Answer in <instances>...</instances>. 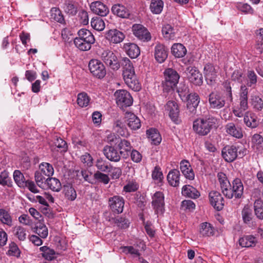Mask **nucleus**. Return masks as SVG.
I'll list each match as a JSON object with an SVG mask.
<instances>
[{"label":"nucleus","mask_w":263,"mask_h":263,"mask_svg":"<svg viewBox=\"0 0 263 263\" xmlns=\"http://www.w3.org/2000/svg\"><path fill=\"white\" fill-rule=\"evenodd\" d=\"M243 121L248 127L251 128H256L259 124V121L257 120V117L249 112H246Z\"/></svg>","instance_id":"obj_30"},{"label":"nucleus","mask_w":263,"mask_h":263,"mask_svg":"<svg viewBox=\"0 0 263 263\" xmlns=\"http://www.w3.org/2000/svg\"><path fill=\"white\" fill-rule=\"evenodd\" d=\"M34 178L36 184L39 187L42 188L45 187V185H46V179L41 172H35L34 174Z\"/></svg>","instance_id":"obj_60"},{"label":"nucleus","mask_w":263,"mask_h":263,"mask_svg":"<svg viewBox=\"0 0 263 263\" xmlns=\"http://www.w3.org/2000/svg\"><path fill=\"white\" fill-rule=\"evenodd\" d=\"M204 76L208 84L213 85L217 77V71L215 67H204Z\"/></svg>","instance_id":"obj_25"},{"label":"nucleus","mask_w":263,"mask_h":263,"mask_svg":"<svg viewBox=\"0 0 263 263\" xmlns=\"http://www.w3.org/2000/svg\"><path fill=\"white\" fill-rule=\"evenodd\" d=\"M254 212L260 219H263V201L260 199H256L254 203Z\"/></svg>","instance_id":"obj_51"},{"label":"nucleus","mask_w":263,"mask_h":263,"mask_svg":"<svg viewBox=\"0 0 263 263\" xmlns=\"http://www.w3.org/2000/svg\"><path fill=\"white\" fill-rule=\"evenodd\" d=\"M54 145L58 148L61 152H65L67 150L66 142L61 138H57L54 141Z\"/></svg>","instance_id":"obj_58"},{"label":"nucleus","mask_w":263,"mask_h":263,"mask_svg":"<svg viewBox=\"0 0 263 263\" xmlns=\"http://www.w3.org/2000/svg\"><path fill=\"white\" fill-rule=\"evenodd\" d=\"M95 166L98 170V172L103 173H109L112 170V165L110 163L103 158L98 159L95 163Z\"/></svg>","instance_id":"obj_28"},{"label":"nucleus","mask_w":263,"mask_h":263,"mask_svg":"<svg viewBox=\"0 0 263 263\" xmlns=\"http://www.w3.org/2000/svg\"><path fill=\"white\" fill-rule=\"evenodd\" d=\"M39 168L43 175L50 177L54 173V169L51 164L47 162H42L39 165Z\"/></svg>","instance_id":"obj_47"},{"label":"nucleus","mask_w":263,"mask_h":263,"mask_svg":"<svg viewBox=\"0 0 263 263\" xmlns=\"http://www.w3.org/2000/svg\"><path fill=\"white\" fill-rule=\"evenodd\" d=\"M164 197L160 192L155 193L153 197L152 205L157 214L163 213L164 211Z\"/></svg>","instance_id":"obj_14"},{"label":"nucleus","mask_w":263,"mask_h":263,"mask_svg":"<svg viewBox=\"0 0 263 263\" xmlns=\"http://www.w3.org/2000/svg\"><path fill=\"white\" fill-rule=\"evenodd\" d=\"M14 235L20 241H25L27 236L26 229L22 226H16L14 229Z\"/></svg>","instance_id":"obj_56"},{"label":"nucleus","mask_w":263,"mask_h":263,"mask_svg":"<svg viewBox=\"0 0 263 263\" xmlns=\"http://www.w3.org/2000/svg\"><path fill=\"white\" fill-rule=\"evenodd\" d=\"M0 221L4 224L9 227L12 226V218L8 211L4 209H0Z\"/></svg>","instance_id":"obj_42"},{"label":"nucleus","mask_w":263,"mask_h":263,"mask_svg":"<svg viewBox=\"0 0 263 263\" xmlns=\"http://www.w3.org/2000/svg\"><path fill=\"white\" fill-rule=\"evenodd\" d=\"M238 147L234 145H227L222 148V156L223 159L227 162H232L235 160L239 155L242 157L244 155V153L246 152V149L243 148L242 150L238 151Z\"/></svg>","instance_id":"obj_3"},{"label":"nucleus","mask_w":263,"mask_h":263,"mask_svg":"<svg viewBox=\"0 0 263 263\" xmlns=\"http://www.w3.org/2000/svg\"><path fill=\"white\" fill-rule=\"evenodd\" d=\"M226 129L229 135L236 138L240 139L243 137L242 128L233 122L228 123Z\"/></svg>","instance_id":"obj_22"},{"label":"nucleus","mask_w":263,"mask_h":263,"mask_svg":"<svg viewBox=\"0 0 263 263\" xmlns=\"http://www.w3.org/2000/svg\"><path fill=\"white\" fill-rule=\"evenodd\" d=\"M250 104L255 111H261L263 109V100L258 96H251Z\"/></svg>","instance_id":"obj_43"},{"label":"nucleus","mask_w":263,"mask_h":263,"mask_svg":"<svg viewBox=\"0 0 263 263\" xmlns=\"http://www.w3.org/2000/svg\"><path fill=\"white\" fill-rule=\"evenodd\" d=\"M253 147L256 152L262 154L263 152V137L258 134H254L252 138Z\"/></svg>","instance_id":"obj_33"},{"label":"nucleus","mask_w":263,"mask_h":263,"mask_svg":"<svg viewBox=\"0 0 263 263\" xmlns=\"http://www.w3.org/2000/svg\"><path fill=\"white\" fill-rule=\"evenodd\" d=\"M111 221L120 229H126L129 227V222L127 219L120 216L112 218Z\"/></svg>","instance_id":"obj_53"},{"label":"nucleus","mask_w":263,"mask_h":263,"mask_svg":"<svg viewBox=\"0 0 263 263\" xmlns=\"http://www.w3.org/2000/svg\"><path fill=\"white\" fill-rule=\"evenodd\" d=\"M241 216L245 223L251 224L254 217L252 208L248 205H245L241 211Z\"/></svg>","instance_id":"obj_32"},{"label":"nucleus","mask_w":263,"mask_h":263,"mask_svg":"<svg viewBox=\"0 0 263 263\" xmlns=\"http://www.w3.org/2000/svg\"><path fill=\"white\" fill-rule=\"evenodd\" d=\"M20 254L21 251L17 245L14 242H11L9 244V249L8 251L7 254L18 257L20 256Z\"/></svg>","instance_id":"obj_62"},{"label":"nucleus","mask_w":263,"mask_h":263,"mask_svg":"<svg viewBox=\"0 0 263 263\" xmlns=\"http://www.w3.org/2000/svg\"><path fill=\"white\" fill-rule=\"evenodd\" d=\"M104 155L106 158L109 161L117 162L121 159V155L122 151H119L115 147L106 145L104 147L103 150Z\"/></svg>","instance_id":"obj_12"},{"label":"nucleus","mask_w":263,"mask_h":263,"mask_svg":"<svg viewBox=\"0 0 263 263\" xmlns=\"http://www.w3.org/2000/svg\"><path fill=\"white\" fill-rule=\"evenodd\" d=\"M88 69L92 74L96 78L102 79L106 74V70L105 67H88Z\"/></svg>","instance_id":"obj_45"},{"label":"nucleus","mask_w":263,"mask_h":263,"mask_svg":"<svg viewBox=\"0 0 263 263\" xmlns=\"http://www.w3.org/2000/svg\"><path fill=\"white\" fill-rule=\"evenodd\" d=\"M180 172L178 170L174 169L171 171L167 175V179L169 184L176 187L179 184Z\"/></svg>","instance_id":"obj_34"},{"label":"nucleus","mask_w":263,"mask_h":263,"mask_svg":"<svg viewBox=\"0 0 263 263\" xmlns=\"http://www.w3.org/2000/svg\"><path fill=\"white\" fill-rule=\"evenodd\" d=\"M166 109L169 112V116L174 122L178 121L179 109L177 103L174 101H169L166 105Z\"/></svg>","instance_id":"obj_17"},{"label":"nucleus","mask_w":263,"mask_h":263,"mask_svg":"<svg viewBox=\"0 0 263 263\" xmlns=\"http://www.w3.org/2000/svg\"><path fill=\"white\" fill-rule=\"evenodd\" d=\"M117 143L118 146L120 150H123L127 153L130 152L132 146L128 141L125 139H121L120 141Z\"/></svg>","instance_id":"obj_64"},{"label":"nucleus","mask_w":263,"mask_h":263,"mask_svg":"<svg viewBox=\"0 0 263 263\" xmlns=\"http://www.w3.org/2000/svg\"><path fill=\"white\" fill-rule=\"evenodd\" d=\"M116 102L118 105L123 107L130 106L133 102V99L127 91L125 90H118L115 93Z\"/></svg>","instance_id":"obj_5"},{"label":"nucleus","mask_w":263,"mask_h":263,"mask_svg":"<svg viewBox=\"0 0 263 263\" xmlns=\"http://www.w3.org/2000/svg\"><path fill=\"white\" fill-rule=\"evenodd\" d=\"M124 81L127 86L135 91H138L141 86L137 78L134 67H124L122 71Z\"/></svg>","instance_id":"obj_2"},{"label":"nucleus","mask_w":263,"mask_h":263,"mask_svg":"<svg viewBox=\"0 0 263 263\" xmlns=\"http://www.w3.org/2000/svg\"><path fill=\"white\" fill-rule=\"evenodd\" d=\"M90 98L85 92H81L78 95L77 103L81 107H86L88 105Z\"/></svg>","instance_id":"obj_54"},{"label":"nucleus","mask_w":263,"mask_h":263,"mask_svg":"<svg viewBox=\"0 0 263 263\" xmlns=\"http://www.w3.org/2000/svg\"><path fill=\"white\" fill-rule=\"evenodd\" d=\"M163 2L162 0H151L149 9L151 12L154 14H159L163 8Z\"/></svg>","instance_id":"obj_37"},{"label":"nucleus","mask_w":263,"mask_h":263,"mask_svg":"<svg viewBox=\"0 0 263 263\" xmlns=\"http://www.w3.org/2000/svg\"><path fill=\"white\" fill-rule=\"evenodd\" d=\"M42 252V256L46 260L49 261L52 260L56 258V253L54 250L47 246H43L40 248Z\"/></svg>","instance_id":"obj_40"},{"label":"nucleus","mask_w":263,"mask_h":263,"mask_svg":"<svg viewBox=\"0 0 263 263\" xmlns=\"http://www.w3.org/2000/svg\"><path fill=\"white\" fill-rule=\"evenodd\" d=\"M46 185L54 192H59L62 187L59 180L52 177H49L46 180Z\"/></svg>","instance_id":"obj_38"},{"label":"nucleus","mask_w":263,"mask_h":263,"mask_svg":"<svg viewBox=\"0 0 263 263\" xmlns=\"http://www.w3.org/2000/svg\"><path fill=\"white\" fill-rule=\"evenodd\" d=\"M209 101L211 108L219 109L226 104L224 97L218 92H212L209 96Z\"/></svg>","instance_id":"obj_8"},{"label":"nucleus","mask_w":263,"mask_h":263,"mask_svg":"<svg viewBox=\"0 0 263 263\" xmlns=\"http://www.w3.org/2000/svg\"><path fill=\"white\" fill-rule=\"evenodd\" d=\"M228 192H230L231 195L230 197H226L227 198L232 199L235 197L236 198H241L243 193V185L241 180L239 178L235 179Z\"/></svg>","instance_id":"obj_9"},{"label":"nucleus","mask_w":263,"mask_h":263,"mask_svg":"<svg viewBox=\"0 0 263 263\" xmlns=\"http://www.w3.org/2000/svg\"><path fill=\"white\" fill-rule=\"evenodd\" d=\"M107 40L115 44L120 43L125 38L124 33L117 29H110L106 33Z\"/></svg>","instance_id":"obj_16"},{"label":"nucleus","mask_w":263,"mask_h":263,"mask_svg":"<svg viewBox=\"0 0 263 263\" xmlns=\"http://www.w3.org/2000/svg\"><path fill=\"white\" fill-rule=\"evenodd\" d=\"M182 194L193 199H196L200 196L199 192L195 187L190 185H185L182 187Z\"/></svg>","instance_id":"obj_31"},{"label":"nucleus","mask_w":263,"mask_h":263,"mask_svg":"<svg viewBox=\"0 0 263 263\" xmlns=\"http://www.w3.org/2000/svg\"><path fill=\"white\" fill-rule=\"evenodd\" d=\"M101 58L107 66L117 65V56L111 51H103L101 54Z\"/></svg>","instance_id":"obj_24"},{"label":"nucleus","mask_w":263,"mask_h":263,"mask_svg":"<svg viewBox=\"0 0 263 263\" xmlns=\"http://www.w3.org/2000/svg\"><path fill=\"white\" fill-rule=\"evenodd\" d=\"M111 11L114 14L122 18H128L129 16V10L121 4L114 5L112 7Z\"/></svg>","instance_id":"obj_29"},{"label":"nucleus","mask_w":263,"mask_h":263,"mask_svg":"<svg viewBox=\"0 0 263 263\" xmlns=\"http://www.w3.org/2000/svg\"><path fill=\"white\" fill-rule=\"evenodd\" d=\"M172 54L176 58H181L186 53V48L180 43L174 44L171 48Z\"/></svg>","instance_id":"obj_36"},{"label":"nucleus","mask_w":263,"mask_h":263,"mask_svg":"<svg viewBox=\"0 0 263 263\" xmlns=\"http://www.w3.org/2000/svg\"><path fill=\"white\" fill-rule=\"evenodd\" d=\"M122 252L126 254H130L134 256L139 257L140 253L138 250L135 249L133 246H123L120 248Z\"/></svg>","instance_id":"obj_61"},{"label":"nucleus","mask_w":263,"mask_h":263,"mask_svg":"<svg viewBox=\"0 0 263 263\" xmlns=\"http://www.w3.org/2000/svg\"><path fill=\"white\" fill-rule=\"evenodd\" d=\"M155 57L159 63L165 61L167 57V50L162 44H157L155 48Z\"/></svg>","instance_id":"obj_21"},{"label":"nucleus","mask_w":263,"mask_h":263,"mask_svg":"<svg viewBox=\"0 0 263 263\" xmlns=\"http://www.w3.org/2000/svg\"><path fill=\"white\" fill-rule=\"evenodd\" d=\"M148 138L151 143L154 145L159 144L162 140L161 135L155 128H151L146 131Z\"/></svg>","instance_id":"obj_35"},{"label":"nucleus","mask_w":263,"mask_h":263,"mask_svg":"<svg viewBox=\"0 0 263 263\" xmlns=\"http://www.w3.org/2000/svg\"><path fill=\"white\" fill-rule=\"evenodd\" d=\"M199 101V97L196 93H191L187 97V100L185 102H187L186 107L191 113L195 114L196 112Z\"/></svg>","instance_id":"obj_18"},{"label":"nucleus","mask_w":263,"mask_h":263,"mask_svg":"<svg viewBox=\"0 0 263 263\" xmlns=\"http://www.w3.org/2000/svg\"><path fill=\"white\" fill-rule=\"evenodd\" d=\"M217 178L222 193L225 197H230L231 194H230V192H228V191L231 186V184L226 175L222 172H219L217 174Z\"/></svg>","instance_id":"obj_15"},{"label":"nucleus","mask_w":263,"mask_h":263,"mask_svg":"<svg viewBox=\"0 0 263 263\" xmlns=\"http://www.w3.org/2000/svg\"><path fill=\"white\" fill-rule=\"evenodd\" d=\"M32 230L42 238H46L48 236V229L43 223L39 222L35 227L32 228Z\"/></svg>","instance_id":"obj_41"},{"label":"nucleus","mask_w":263,"mask_h":263,"mask_svg":"<svg viewBox=\"0 0 263 263\" xmlns=\"http://www.w3.org/2000/svg\"><path fill=\"white\" fill-rule=\"evenodd\" d=\"M218 120L216 118L212 116H208L194 121L193 128L194 131L199 135L205 136L212 129L216 128Z\"/></svg>","instance_id":"obj_1"},{"label":"nucleus","mask_w":263,"mask_h":263,"mask_svg":"<svg viewBox=\"0 0 263 263\" xmlns=\"http://www.w3.org/2000/svg\"><path fill=\"white\" fill-rule=\"evenodd\" d=\"M90 23L92 27L97 31H102L105 28V23L102 18L98 17H93Z\"/></svg>","instance_id":"obj_55"},{"label":"nucleus","mask_w":263,"mask_h":263,"mask_svg":"<svg viewBox=\"0 0 263 263\" xmlns=\"http://www.w3.org/2000/svg\"><path fill=\"white\" fill-rule=\"evenodd\" d=\"M162 32L167 40L173 39L175 36L174 29L170 24H166L163 27Z\"/></svg>","instance_id":"obj_52"},{"label":"nucleus","mask_w":263,"mask_h":263,"mask_svg":"<svg viewBox=\"0 0 263 263\" xmlns=\"http://www.w3.org/2000/svg\"><path fill=\"white\" fill-rule=\"evenodd\" d=\"M132 30L133 34L139 40L148 42L151 40V34L148 29L143 25L135 24L132 26Z\"/></svg>","instance_id":"obj_4"},{"label":"nucleus","mask_w":263,"mask_h":263,"mask_svg":"<svg viewBox=\"0 0 263 263\" xmlns=\"http://www.w3.org/2000/svg\"><path fill=\"white\" fill-rule=\"evenodd\" d=\"M209 197L211 204L217 211L221 210L224 205V199L220 193L216 191L209 193Z\"/></svg>","instance_id":"obj_10"},{"label":"nucleus","mask_w":263,"mask_h":263,"mask_svg":"<svg viewBox=\"0 0 263 263\" xmlns=\"http://www.w3.org/2000/svg\"><path fill=\"white\" fill-rule=\"evenodd\" d=\"M238 242L242 248L254 247L257 243V239L253 235H246L240 238Z\"/></svg>","instance_id":"obj_27"},{"label":"nucleus","mask_w":263,"mask_h":263,"mask_svg":"<svg viewBox=\"0 0 263 263\" xmlns=\"http://www.w3.org/2000/svg\"><path fill=\"white\" fill-rule=\"evenodd\" d=\"M109 206L111 211L116 214L122 213L124 205V200L122 197L114 196L108 199Z\"/></svg>","instance_id":"obj_11"},{"label":"nucleus","mask_w":263,"mask_h":263,"mask_svg":"<svg viewBox=\"0 0 263 263\" xmlns=\"http://www.w3.org/2000/svg\"><path fill=\"white\" fill-rule=\"evenodd\" d=\"M165 84L168 87L172 88L178 83L179 75L177 72L172 68H168L164 72Z\"/></svg>","instance_id":"obj_7"},{"label":"nucleus","mask_w":263,"mask_h":263,"mask_svg":"<svg viewBox=\"0 0 263 263\" xmlns=\"http://www.w3.org/2000/svg\"><path fill=\"white\" fill-rule=\"evenodd\" d=\"M185 72L191 83L196 86H200L203 83L202 74L197 67H187Z\"/></svg>","instance_id":"obj_6"},{"label":"nucleus","mask_w":263,"mask_h":263,"mask_svg":"<svg viewBox=\"0 0 263 263\" xmlns=\"http://www.w3.org/2000/svg\"><path fill=\"white\" fill-rule=\"evenodd\" d=\"M126 53L132 59L138 57L140 53L139 47L134 43H128L124 44L123 46Z\"/></svg>","instance_id":"obj_23"},{"label":"nucleus","mask_w":263,"mask_h":263,"mask_svg":"<svg viewBox=\"0 0 263 263\" xmlns=\"http://www.w3.org/2000/svg\"><path fill=\"white\" fill-rule=\"evenodd\" d=\"M74 44L75 46L82 51L89 50L91 47V43H86L79 40H74Z\"/></svg>","instance_id":"obj_59"},{"label":"nucleus","mask_w":263,"mask_h":263,"mask_svg":"<svg viewBox=\"0 0 263 263\" xmlns=\"http://www.w3.org/2000/svg\"><path fill=\"white\" fill-rule=\"evenodd\" d=\"M178 95L182 101L185 102L187 100V97L190 96L189 88L187 85L184 84H180L179 87L177 89Z\"/></svg>","instance_id":"obj_50"},{"label":"nucleus","mask_w":263,"mask_h":263,"mask_svg":"<svg viewBox=\"0 0 263 263\" xmlns=\"http://www.w3.org/2000/svg\"><path fill=\"white\" fill-rule=\"evenodd\" d=\"M63 193L65 197L69 200L73 201L77 197L76 192L71 184L64 185Z\"/></svg>","instance_id":"obj_44"},{"label":"nucleus","mask_w":263,"mask_h":263,"mask_svg":"<svg viewBox=\"0 0 263 263\" xmlns=\"http://www.w3.org/2000/svg\"><path fill=\"white\" fill-rule=\"evenodd\" d=\"M79 37H76L74 39L79 40L86 43H94L95 39L94 36L91 32L87 29H81L78 32Z\"/></svg>","instance_id":"obj_26"},{"label":"nucleus","mask_w":263,"mask_h":263,"mask_svg":"<svg viewBox=\"0 0 263 263\" xmlns=\"http://www.w3.org/2000/svg\"><path fill=\"white\" fill-rule=\"evenodd\" d=\"M62 8L66 13L70 15H74L77 12L74 2L72 0H65Z\"/></svg>","instance_id":"obj_39"},{"label":"nucleus","mask_w":263,"mask_h":263,"mask_svg":"<svg viewBox=\"0 0 263 263\" xmlns=\"http://www.w3.org/2000/svg\"><path fill=\"white\" fill-rule=\"evenodd\" d=\"M13 178L15 183L19 187L23 188L25 187L26 180H25L24 175L20 171H14L13 173Z\"/></svg>","instance_id":"obj_48"},{"label":"nucleus","mask_w":263,"mask_h":263,"mask_svg":"<svg viewBox=\"0 0 263 263\" xmlns=\"http://www.w3.org/2000/svg\"><path fill=\"white\" fill-rule=\"evenodd\" d=\"M51 17L52 19L60 24L65 23L64 16L59 8H52L51 9Z\"/></svg>","instance_id":"obj_46"},{"label":"nucleus","mask_w":263,"mask_h":263,"mask_svg":"<svg viewBox=\"0 0 263 263\" xmlns=\"http://www.w3.org/2000/svg\"><path fill=\"white\" fill-rule=\"evenodd\" d=\"M200 233L204 237L212 235L214 234L213 228L209 223H202L200 226Z\"/></svg>","instance_id":"obj_49"},{"label":"nucleus","mask_w":263,"mask_h":263,"mask_svg":"<svg viewBox=\"0 0 263 263\" xmlns=\"http://www.w3.org/2000/svg\"><path fill=\"white\" fill-rule=\"evenodd\" d=\"M89 6L93 13L101 16H106L109 12L108 7L99 1L92 2Z\"/></svg>","instance_id":"obj_13"},{"label":"nucleus","mask_w":263,"mask_h":263,"mask_svg":"<svg viewBox=\"0 0 263 263\" xmlns=\"http://www.w3.org/2000/svg\"><path fill=\"white\" fill-rule=\"evenodd\" d=\"M114 129L119 135L122 136H125L127 134L124 124L120 120H117L115 122Z\"/></svg>","instance_id":"obj_57"},{"label":"nucleus","mask_w":263,"mask_h":263,"mask_svg":"<svg viewBox=\"0 0 263 263\" xmlns=\"http://www.w3.org/2000/svg\"><path fill=\"white\" fill-rule=\"evenodd\" d=\"M125 118L128 127L132 130H137L141 127V122L137 116L132 112H126Z\"/></svg>","instance_id":"obj_19"},{"label":"nucleus","mask_w":263,"mask_h":263,"mask_svg":"<svg viewBox=\"0 0 263 263\" xmlns=\"http://www.w3.org/2000/svg\"><path fill=\"white\" fill-rule=\"evenodd\" d=\"M180 169L186 179L189 180L194 179V173L188 161L185 160H182L180 163Z\"/></svg>","instance_id":"obj_20"},{"label":"nucleus","mask_w":263,"mask_h":263,"mask_svg":"<svg viewBox=\"0 0 263 263\" xmlns=\"http://www.w3.org/2000/svg\"><path fill=\"white\" fill-rule=\"evenodd\" d=\"M93 177L98 181L105 184L108 183L110 180L108 175L103 173V172H96L93 175Z\"/></svg>","instance_id":"obj_63"}]
</instances>
